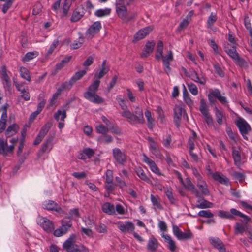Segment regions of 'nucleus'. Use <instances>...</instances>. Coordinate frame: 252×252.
<instances>
[{
    "mask_svg": "<svg viewBox=\"0 0 252 252\" xmlns=\"http://www.w3.org/2000/svg\"><path fill=\"white\" fill-rule=\"evenodd\" d=\"M101 28L100 22L96 21L94 22L88 29L87 32L89 35L94 36L95 34L99 32Z\"/></svg>",
    "mask_w": 252,
    "mask_h": 252,
    "instance_id": "a211bd4d",
    "label": "nucleus"
},
{
    "mask_svg": "<svg viewBox=\"0 0 252 252\" xmlns=\"http://www.w3.org/2000/svg\"><path fill=\"white\" fill-rule=\"evenodd\" d=\"M95 128L98 133L105 134L108 132V128L102 124L97 126Z\"/></svg>",
    "mask_w": 252,
    "mask_h": 252,
    "instance_id": "338daca9",
    "label": "nucleus"
},
{
    "mask_svg": "<svg viewBox=\"0 0 252 252\" xmlns=\"http://www.w3.org/2000/svg\"><path fill=\"white\" fill-rule=\"evenodd\" d=\"M84 42V39L81 37H79V41H74L70 45L71 48L72 49H77L81 47Z\"/></svg>",
    "mask_w": 252,
    "mask_h": 252,
    "instance_id": "4d7b16f0",
    "label": "nucleus"
},
{
    "mask_svg": "<svg viewBox=\"0 0 252 252\" xmlns=\"http://www.w3.org/2000/svg\"><path fill=\"white\" fill-rule=\"evenodd\" d=\"M42 8V4L39 2H36L33 6L32 14L34 15H38L41 11Z\"/></svg>",
    "mask_w": 252,
    "mask_h": 252,
    "instance_id": "680f3d73",
    "label": "nucleus"
},
{
    "mask_svg": "<svg viewBox=\"0 0 252 252\" xmlns=\"http://www.w3.org/2000/svg\"><path fill=\"white\" fill-rule=\"evenodd\" d=\"M235 124L241 135L248 134L251 130L250 125L243 118H238Z\"/></svg>",
    "mask_w": 252,
    "mask_h": 252,
    "instance_id": "0eeeda50",
    "label": "nucleus"
},
{
    "mask_svg": "<svg viewBox=\"0 0 252 252\" xmlns=\"http://www.w3.org/2000/svg\"><path fill=\"white\" fill-rule=\"evenodd\" d=\"M126 1L125 0H116V11L118 17L121 18L124 22L126 20L127 10L125 6Z\"/></svg>",
    "mask_w": 252,
    "mask_h": 252,
    "instance_id": "39448f33",
    "label": "nucleus"
},
{
    "mask_svg": "<svg viewBox=\"0 0 252 252\" xmlns=\"http://www.w3.org/2000/svg\"><path fill=\"white\" fill-rule=\"evenodd\" d=\"M55 134H50L44 143L42 144L41 148L38 151L37 155L39 157H41L45 153H49L53 147V141L54 139Z\"/></svg>",
    "mask_w": 252,
    "mask_h": 252,
    "instance_id": "20e7f679",
    "label": "nucleus"
},
{
    "mask_svg": "<svg viewBox=\"0 0 252 252\" xmlns=\"http://www.w3.org/2000/svg\"><path fill=\"white\" fill-rule=\"evenodd\" d=\"M52 126L51 122H47L41 128L38 134L43 138L46 135Z\"/></svg>",
    "mask_w": 252,
    "mask_h": 252,
    "instance_id": "e433bc0d",
    "label": "nucleus"
},
{
    "mask_svg": "<svg viewBox=\"0 0 252 252\" xmlns=\"http://www.w3.org/2000/svg\"><path fill=\"white\" fill-rule=\"evenodd\" d=\"M38 223L47 233H51L54 230L53 222L46 217H39Z\"/></svg>",
    "mask_w": 252,
    "mask_h": 252,
    "instance_id": "423d86ee",
    "label": "nucleus"
},
{
    "mask_svg": "<svg viewBox=\"0 0 252 252\" xmlns=\"http://www.w3.org/2000/svg\"><path fill=\"white\" fill-rule=\"evenodd\" d=\"M151 201L153 206L156 207L157 208L161 210L162 207L159 202V198L158 196H155L153 194L150 196Z\"/></svg>",
    "mask_w": 252,
    "mask_h": 252,
    "instance_id": "8fccbe9b",
    "label": "nucleus"
},
{
    "mask_svg": "<svg viewBox=\"0 0 252 252\" xmlns=\"http://www.w3.org/2000/svg\"><path fill=\"white\" fill-rule=\"evenodd\" d=\"M192 135L189 138L188 142V145L189 150H193L194 149V142L197 138L196 133L194 131H192Z\"/></svg>",
    "mask_w": 252,
    "mask_h": 252,
    "instance_id": "a19ab883",
    "label": "nucleus"
},
{
    "mask_svg": "<svg viewBox=\"0 0 252 252\" xmlns=\"http://www.w3.org/2000/svg\"><path fill=\"white\" fill-rule=\"evenodd\" d=\"M199 111H200L202 115L209 113L208 107L204 98H202L200 100Z\"/></svg>",
    "mask_w": 252,
    "mask_h": 252,
    "instance_id": "37998d69",
    "label": "nucleus"
},
{
    "mask_svg": "<svg viewBox=\"0 0 252 252\" xmlns=\"http://www.w3.org/2000/svg\"><path fill=\"white\" fill-rule=\"evenodd\" d=\"M197 215L206 218H211L214 216V214L209 210H201L198 213Z\"/></svg>",
    "mask_w": 252,
    "mask_h": 252,
    "instance_id": "5fc2aeb1",
    "label": "nucleus"
},
{
    "mask_svg": "<svg viewBox=\"0 0 252 252\" xmlns=\"http://www.w3.org/2000/svg\"><path fill=\"white\" fill-rule=\"evenodd\" d=\"M189 77H190V79L193 81L199 83L201 84L204 85L206 83V78L204 77H202L201 78H200L198 77L197 72L195 70L190 71Z\"/></svg>",
    "mask_w": 252,
    "mask_h": 252,
    "instance_id": "b1692460",
    "label": "nucleus"
},
{
    "mask_svg": "<svg viewBox=\"0 0 252 252\" xmlns=\"http://www.w3.org/2000/svg\"><path fill=\"white\" fill-rule=\"evenodd\" d=\"M113 180L112 171L107 170L106 172L105 183L107 184L112 183Z\"/></svg>",
    "mask_w": 252,
    "mask_h": 252,
    "instance_id": "0e129e2a",
    "label": "nucleus"
},
{
    "mask_svg": "<svg viewBox=\"0 0 252 252\" xmlns=\"http://www.w3.org/2000/svg\"><path fill=\"white\" fill-rule=\"evenodd\" d=\"M230 212L235 216H238L240 217H242V219L241 220L243 223H245V224H246L251 220V219L249 217L242 213L239 211H238L234 208L231 209Z\"/></svg>",
    "mask_w": 252,
    "mask_h": 252,
    "instance_id": "bb28decb",
    "label": "nucleus"
},
{
    "mask_svg": "<svg viewBox=\"0 0 252 252\" xmlns=\"http://www.w3.org/2000/svg\"><path fill=\"white\" fill-rule=\"evenodd\" d=\"M235 63L238 66L240 67H245L247 66V62L245 61L244 59L241 58L239 54L234 57L232 59Z\"/></svg>",
    "mask_w": 252,
    "mask_h": 252,
    "instance_id": "a18cd8bd",
    "label": "nucleus"
},
{
    "mask_svg": "<svg viewBox=\"0 0 252 252\" xmlns=\"http://www.w3.org/2000/svg\"><path fill=\"white\" fill-rule=\"evenodd\" d=\"M70 5L71 3L68 0H64L62 9L63 13L64 16L67 15L68 10L70 8Z\"/></svg>",
    "mask_w": 252,
    "mask_h": 252,
    "instance_id": "e2e57ef3",
    "label": "nucleus"
},
{
    "mask_svg": "<svg viewBox=\"0 0 252 252\" xmlns=\"http://www.w3.org/2000/svg\"><path fill=\"white\" fill-rule=\"evenodd\" d=\"M232 176L235 179L238 180L240 182L244 181L246 177L244 173L239 172H233Z\"/></svg>",
    "mask_w": 252,
    "mask_h": 252,
    "instance_id": "6e6d98bb",
    "label": "nucleus"
},
{
    "mask_svg": "<svg viewBox=\"0 0 252 252\" xmlns=\"http://www.w3.org/2000/svg\"><path fill=\"white\" fill-rule=\"evenodd\" d=\"M210 242L215 248L219 250L220 252H225L224 245L218 238H212L210 239Z\"/></svg>",
    "mask_w": 252,
    "mask_h": 252,
    "instance_id": "6ab92c4d",
    "label": "nucleus"
},
{
    "mask_svg": "<svg viewBox=\"0 0 252 252\" xmlns=\"http://www.w3.org/2000/svg\"><path fill=\"white\" fill-rule=\"evenodd\" d=\"M232 157L236 165H239L241 164V158L240 152L238 150L234 149L232 151Z\"/></svg>",
    "mask_w": 252,
    "mask_h": 252,
    "instance_id": "49530a36",
    "label": "nucleus"
},
{
    "mask_svg": "<svg viewBox=\"0 0 252 252\" xmlns=\"http://www.w3.org/2000/svg\"><path fill=\"white\" fill-rule=\"evenodd\" d=\"M162 237L164 238L165 241L168 244V248L171 252H174L176 249L175 242L172 239L171 237L167 234H163Z\"/></svg>",
    "mask_w": 252,
    "mask_h": 252,
    "instance_id": "393cba45",
    "label": "nucleus"
},
{
    "mask_svg": "<svg viewBox=\"0 0 252 252\" xmlns=\"http://www.w3.org/2000/svg\"><path fill=\"white\" fill-rule=\"evenodd\" d=\"M100 81L95 80L89 86L87 91L83 94L84 97L89 101L95 104H101L104 101V99L98 95L96 92L98 90Z\"/></svg>",
    "mask_w": 252,
    "mask_h": 252,
    "instance_id": "f03ea898",
    "label": "nucleus"
},
{
    "mask_svg": "<svg viewBox=\"0 0 252 252\" xmlns=\"http://www.w3.org/2000/svg\"><path fill=\"white\" fill-rule=\"evenodd\" d=\"M86 73L87 71L85 70H80L75 72L70 79L71 80V81L74 84L77 81L81 79L86 74Z\"/></svg>",
    "mask_w": 252,
    "mask_h": 252,
    "instance_id": "4c0bfd02",
    "label": "nucleus"
},
{
    "mask_svg": "<svg viewBox=\"0 0 252 252\" xmlns=\"http://www.w3.org/2000/svg\"><path fill=\"white\" fill-rule=\"evenodd\" d=\"M111 10L110 8L100 9L95 12V15L98 17H102L110 15Z\"/></svg>",
    "mask_w": 252,
    "mask_h": 252,
    "instance_id": "ea45409f",
    "label": "nucleus"
},
{
    "mask_svg": "<svg viewBox=\"0 0 252 252\" xmlns=\"http://www.w3.org/2000/svg\"><path fill=\"white\" fill-rule=\"evenodd\" d=\"M162 59L164 65V70L166 73L168 75L169 72L171 71L170 62L172 61L173 60L172 52L170 50L167 55L163 56V57H162Z\"/></svg>",
    "mask_w": 252,
    "mask_h": 252,
    "instance_id": "4468645a",
    "label": "nucleus"
},
{
    "mask_svg": "<svg viewBox=\"0 0 252 252\" xmlns=\"http://www.w3.org/2000/svg\"><path fill=\"white\" fill-rule=\"evenodd\" d=\"M183 112H185L182 105H176L175 106L174 108V122L177 127L180 126Z\"/></svg>",
    "mask_w": 252,
    "mask_h": 252,
    "instance_id": "f8f14e48",
    "label": "nucleus"
},
{
    "mask_svg": "<svg viewBox=\"0 0 252 252\" xmlns=\"http://www.w3.org/2000/svg\"><path fill=\"white\" fill-rule=\"evenodd\" d=\"M145 116L147 120L148 127L149 129H152L155 126V121L152 117L151 112L147 110L145 112Z\"/></svg>",
    "mask_w": 252,
    "mask_h": 252,
    "instance_id": "c9c22d12",
    "label": "nucleus"
},
{
    "mask_svg": "<svg viewBox=\"0 0 252 252\" xmlns=\"http://www.w3.org/2000/svg\"><path fill=\"white\" fill-rule=\"evenodd\" d=\"M192 237L193 234L190 231H188L186 232H182L181 237L179 240H188L191 239Z\"/></svg>",
    "mask_w": 252,
    "mask_h": 252,
    "instance_id": "69168bd1",
    "label": "nucleus"
},
{
    "mask_svg": "<svg viewBox=\"0 0 252 252\" xmlns=\"http://www.w3.org/2000/svg\"><path fill=\"white\" fill-rule=\"evenodd\" d=\"M43 207L47 210L55 211L59 213L63 212L62 208L56 202L52 200H49L44 202L43 204Z\"/></svg>",
    "mask_w": 252,
    "mask_h": 252,
    "instance_id": "9d476101",
    "label": "nucleus"
},
{
    "mask_svg": "<svg viewBox=\"0 0 252 252\" xmlns=\"http://www.w3.org/2000/svg\"><path fill=\"white\" fill-rule=\"evenodd\" d=\"M116 100L123 110L120 113L121 115L126 119L130 124H144L145 123L143 110L141 108L136 107L134 112H131L128 109L126 101L121 96H117Z\"/></svg>",
    "mask_w": 252,
    "mask_h": 252,
    "instance_id": "f257e3e1",
    "label": "nucleus"
},
{
    "mask_svg": "<svg viewBox=\"0 0 252 252\" xmlns=\"http://www.w3.org/2000/svg\"><path fill=\"white\" fill-rule=\"evenodd\" d=\"M72 58L71 56H65L61 61L57 63L55 65V70L58 71L63 68L67 64Z\"/></svg>",
    "mask_w": 252,
    "mask_h": 252,
    "instance_id": "c756f323",
    "label": "nucleus"
},
{
    "mask_svg": "<svg viewBox=\"0 0 252 252\" xmlns=\"http://www.w3.org/2000/svg\"><path fill=\"white\" fill-rule=\"evenodd\" d=\"M85 9L83 5H80L73 12L70 21L72 22H75L79 21L85 14Z\"/></svg>",
    "mask_w": 252,
    "mask_h": 252,
    "instance_id": "ddd939ff",
    "label": "nucleus"
},
{
    "mask_svg": "<svg viewBox=\"0 0 252 252\" xmlns=\"http://www.w3.org/2000/svg\"><path fill=\"white\" fill-rule=\"evenodd\" d=\"M59 40L58 39H56L53 41L52 44L50 45V48H49L47 54L48 55L51 54L54 50L56 48L57 46L59 45Z\"/></svg>",
    "mask_w": 252,
    "mask_h": 252,
    "instance_id": "774afa93",
    "label": "nucleus"
},
{
    "mask_svg": "<svg viewBox=\"0 0 252 252\" xmlns=\"http://www.w3.org/2000/svg\"><path fill=\"white\" fill-rule=\"evenodd\" d=\"M135 173L137 175L144 181L147 183H150L151 182L150 179L148 177L144 170L141 168L139 167L136 168Z\"/></svg>",
    "mask_w": 252,
    "mask_h": 252,
    "instance_id": "72a5a7b5",
    "label": "nucleus"
},
{
    "mask_svg": "<svg viewBox=\"0 0 252 252\" xmlns=\"http://www.w3.org/2000/svg\"><path fill=\"white\" fill-rule=\"evenodd\" d=\"M158 240L153 236H151L147 244V249L152 252H155L158 249Z\"/></svg>",
    "mask_w": 252,
    "mask_h": 252,
    "instance_id": "412c9836",
    "label": "nucleus"
},
{
    "mask_svg": "<svg viewBox=\"0 0 252 252\" xmlns=\"http://www.w3.org/2000/svg\"><path fill=\"white\" fill-rule=\"evenodd\" d=\"M7 70L6 67L5 65H3L1 68V78L3 82V86L4 88L9 89L11 85V80L7 74Z\"/></svg>",
    "mask_w": 252,
    "mask_h": 252,
    "instance_id": "dca6fc26",
    "label": "nucleus"
},
{
    "mask_svg": "<svg viewBox=\"0 0 252 252\" xmlns=\"http://www.w3.org/2000/svg\"><path fill=\"white\" fill-rule=\"evenodd\" d=\"M215 114L217 123L219 125H221L223 124V119L224 118L223 113L216 107Z\"/></svg>",
    "mask_w": 252,
    "mask_h": 252,
    "instance_id": "79ce46f5",
    "label": "nucleus"
},
{
    "mask_svg": "<svg viewBox=\"0 0 252 252\" xmlns=\"http://www.w3.org/2000/svg\"><path fill=\"white\" fill-rule=\"evenodd\" d=\"M153 27L149 26L139 30L134 35L133 41L135 42L143 39L153 30Z\"/></svg>",
    "mask_w": 252,
    "mask_h": 252,
    "instance_id": "9b49d317",
    "label": "nucleus"
},
{
    "mask_svg": "<svg viewBox=\"0 0 252 252\" xmlns=\"http://www.w3.org/2000/svg\"><path fill=\"white\" fill-rule=\"evenodd\" d=\"M224 48L225 52L232 59L239 54L236 49V44L226 43L224 44Z\"/></svg>",
    "mask_w": 252,
    "mask_h": 252,
    "instance_id": "f3484780",
    "label": "nucleus"
},
{
    "mask_svg": "<svg viewBox=\"0 0 252 252\" xmlns=\"http://www.w3.org/2000/svg\"><path fill=\"white\" fill-rule=\"evenodd\" d=\"M70 227H67V226H63L62 224L61 226L55 230L53 232V234L56 237H60L65 234H66Z\"/></svg>",
    "mask_w": 252,
    "mask_h": 252,
    "instance_id": "f704fd0d",
    "label": "nucleus"
},
{
    "mask_svg": "<svg viewBox=\"0 0 252 252\" xmlns=\"http://www.w3.org/2000/svg\"><path fill=\"white\" fill-rule=\"evenodd\" d=\"M246 230V225L237 222L234 226L235 234H243Z\"/></svg>",
    "mask_w": 252,
    "mask_h": 252,
    "instance_id": "09e8293b",
    "label": "nucleus"
},
{
    "mask_svg": "<svg viewBox=\"0 0 252 252\" xmlns=\"http://www.w3.org/2000/svg\"><path fill=\"white\" fill-rule=\"evenodd\" d=\"M217 16L216 14H213V13H211L210 15L209 16L207 22V28L209 29H211L214 25V23L217 21Z\"/></svg>",
    "mask_w": 252,
    "mask_h": 252,
    "instance_id": "de8ad7c7",
    "label": "nucleus"
},
{
    "mask_svg": "<svg viewBox=\"0 0 252 252\" xmlns=\"http://www.w3.org/2000/svg\"><path fill=\"white\" fill-rule=\"evenodd\" d=\"M143 161L148 165L151 170L158 175H161L162 174L155 162L149 158L145 154H143Z\"/></svg>",
    "mask_w": 252,
    "mask_h": 252,
    "instance_id": "2eb2a0df",
    "label": "nucleus"
},
{
    "mask_svg": "<svg viewBox=\"0 0 252 252\" xmlns=\"http://www.w3.org/2000/svg\"><path fill=\"white\" fill-rule=\"evenodd\" d=\"M165 193L168 198L170 203L172 204H176V199L173 195L172 189L171 188L166 189L165 190Z\"/></svg>",
    "mask_w": 252,
    "mask_h": 252,
    "instance_id": "3c124183",
    "label": "nucleus"
},
{
    "mask_svg": "<svg viewBox=\"0 0 252 252\" xmlns=\"http://www.w3.org/2000/svg\"><path fill=\"white\" fill-rule=\"evenodd\" d=\"M66 116V110L63 109L58 110L54 114V118L57 121H64Z\"/></svg>",
    "mask_w": 252,
    "mask_h": 252,
    "instance_id": "c85d7f7f",
    "label": "nucleus"
},
{
    "mask_svg": "<svg viewBox=\"0 0 252 252\" xmlns=\"http://www.w3.org/2000/svg\"><path fill=\"white\" fill-rule=\"evenodd\" d=\"M234 214H232L231 212H226L224 211H220L218 212V216L222 218H226L230 220L234 219Z\"/></svg>",
    "mask_w": 252,
    "mask_h": 252,
    "instance_id": "603ef678",
    "label": "nucleus"
},
{
    "mask_svg": "<svg viewBox=\"0 0 252 252\" xmlns=\"http://www.w3.org/2000/svg\"><path fill=\"white\" fill-rule=\"evenodd\" d=\"M183 99L185 103L189 106V107L192 108L193 105V102L191 99L189 95L185 86L183 84Z\"/></svg>",
    "mask_w": 252,
    "mask_h": 252,
    "instance_id": "2f4dec72",
    "label": "nucleus"
},
{
    "mask_svg": "<svg viewBox=\"0 0 252 252\" xmlns=\"http://www.w3.org/2000/svg\"><path fill=\"white\" fill-rule=\"evenodd\" d=\"M75 240L76 235H71L63 243V248L67 252H89L88 249L83 245L75 244Z\"/></svg>",
    "mask_w": 252,
    "mask_h": 252,
    "instance_id": "7ed1b4c3",
    "label": "nucleus"
},
{
    "mask_svg": "<svg viewBox=\"0 0 252 252\" xmlns=\"http://www.w3.org/2000/svg\"><path fill=\"white\" fill-rule=\"evenodd\" d=\"M112 154L114 158L118 164L124 165L126 162V156L119 148H115L113 149Z\"/></svg>",
    "mask_w": 252,
    "mask_h": 252,
    "instance_id": "6e6552de",
    "label": "nucleus"
},
{
    "mask_svg": "<svg viewBox=\"0 0 252 252\" xmlns=\"http://www.w3.org/2000/svg\"><path fill=\"white\" fill-rule=\"evenodd\" d=\"M19 129L18 126L15 124L9 126L6 131H5V135L7 137H11L14 134H15Z\"/></svg>",
    "mask_w": 252,
    "mask_h": 252,
    "instance_id": "cd10ccee",
    "label": "nucleus"
},
{
    "mask_svg": "<svg viewBox=\"0 0 252 252\" xmlns=\"http://www.w3.org/2000/svg\"><path fill=\"white\" fill-rule=\"evenodd\" d=\"M200 198L197 201V204L196 205V207L199 209H205V208H210L212 207L213 203L205 200L204 198L198 197Z\"/></svg>",
    "mask_w": 252,
    "mask_h": 252,
    "instance_id": "4be33fe9",
    "label": "nucleus"
},
{
    "mask_svg": "<svg viewBox=\"0 0 252 252\" xmlns=\"http://www.w3.org/2000/svg\"><path fill=\"white\" fill-rule=\"evenodd\" d=\"M197 187L199 189L201 190L202 193L205 195H209V191L207 189V184L205 182L203 184H200L199 182L197 184Z\"/></svg>",
    "mask_w": 252,
    "mask_h": 252,
    "instance_id": "864d4df0",
    "label": "nucleus"
},
{
    "mask_svg": "<svg viewBox=\"0 0 252 252\" xmlns=\"http://www.w3.org/2000/svg\"><path fill=\"white\" fill-rule=\"evenodd\" d=\"M95 229L96 231L99 233H106L107 231V226L105 224L101 223L96 225Z\"/></svg>",
    "mask_w": 252,
    "mask_h": 252,
    "instance_id": "bf43d9fd",
    "label": "nucleus"
},
{
    "mask_svg": "<svg viewBox=\"0 0 252 252\" xmlns=\"http://www.w3.org/2000/svg\"><path fill=\"white\" fill-rule=\"evenodd\" d=\"M106 60H104L101 64V68L97 74L95 75V77L98 79L102 78L109 71V68L106 66Z\"/></svg>",
    "mask_w": 252,
    "mask_h": 252,
    "instance_id": "7c9ffc66",
    "label": "nucleus"
},
{
    "mask_svg": "<svg viewBox=\"0 0 252 252\" xmlns=\"http://www.w3.org/2000/svg\"><path fill=\"white\" fill-rule=\"evenodd\" d=\"M116 224L119 229L122 233H124L133 232L135 229L134 225L130 221H126L125 222L118 221Z\"/></svg>",
    "mask_w": 252,
    "mask_h": 252,
    "instance_id": "1a4fd4ad",
    "label": "nucleus"
},
{
    "mask_svg": "<svg viewBox=\"0 0 252 252\" xmlns=\"http://www.w3.org/2000/svg\"><path fill=\"white\" fill-rule=\"evenodd\" d=\"M212 178L215 181L222 184L227 185L229 183V179L221 173L217 172L214 173Z\"/></svg>",
    "mask_w": 252,
    "mask_h": 252,
    "instance_id": "aec40b11",
    "label": "nucleus"
},
{
    "mask_svg": "<svg viewBox=\"0 0 252 252\" xmlns=\"http://www.w3.org/2000/svg\"><path fill=\"white\" fill-rule=\"evenodd\" d=\"M94 58L95 55L94 54L91 55L83 62V65L85 67L91 65L93 63Z\"/></svg>",
    "mask_w": 252,
    "mask_h": 252,
    "instance_id": "052dcab7",
    "label": "nucleus"
},
{
    "mask_svg": "<svg viewBox=\"0 0 252 252\" xmlns=\"http://www.w3.org/2000/svg\"><path fill=\"white\" fill-rule=\"evenodd\" d=\"M74 84L71 81L70 79L69 81H66L63 83L61 86L58 88V91L60 94L63 91L70 90Z\"/></svg>",
    "mask_w": 252,
    "mask_h": 252,
    "instance_id": "473e14b6",
    "label": "nucleus"
},
{
    "mask_svg": "<svg viewBox=\"0 0 252 252\" xmlns=\"http://www.w3.org/2000/svg\"><path fill=\"white\" fill-rule=\"evenodd\" d=\"M102 211L108 215H113L115 213L114 205L109 202H106L102 206Z\"/></svg>",
    "mask_w": 252,
    "mask_h": 252,
    "instance_id": "5701e85b",
    "label": "nucleus"
},
{
    "mask_svg": "<svg viewBox=\"0 0 252 252\" xmlns=\"http://www.w3.org/2000/svg\"><path fill=\"white\" fill-rule=\"evenodd\" d=\"M189 90L194 95H196L198 94V89L196 86L193 83L187 84Z\"/></svg>",
    "mask_w": 252,
    "mask_h": 252,
    "instance_id": "13d9d810",
    "label": "nucleus"
},
{
    "mask_svg": "<svg viewBox=\"0 0 252 252\" xmlns=\"http://www.w3.org/2000/svg\"><path fill=\"white\" fill-rule=\"evenodd\" d=\"M185 187L189 190L192 193L194 194L197 197H200V194L199 191L189 178L187 179L186 185L185 186Z\"/></svg>",
    "mask_w": 252,
    "mask_h": 252,
    "instance_id": "a878e982",
    "label": "nucleus"
},
{
    "mask_svg": "<svg viewBox=\"0 0 252 252\" xmlns=\"http://www.w3.org/2000/svg\"><path fill=\"white\" fill-rule=\"evenodd\" d=\"M20 75L23 79L30 81L31 76L30 75V72L28 69L24 67H21L20 68Z\"/></svg>",
    "mask_w": 252,
    "mask_h": 252,
    "instance_id": "c03bdc74",
    "label": "nucleus"
},
{
    "mask_svg": "<svg viewBox=\"0 0 252 252\" xmlns=\"http://www.w3.org/2000/svg\"><path fill=\"white\" fill-rule=\"evenodd\" d=\"M244 23L245 28L249 31L250 36L252 38V28L251 24V18L248 14H246L244 19Z\"/></svg>",
    "mask_w": 252,
    "mask_h": 252,
    "instance_id": "58836bf2",
    "label": "nucleus"
}]
</instances>
